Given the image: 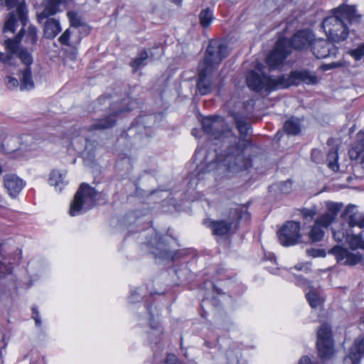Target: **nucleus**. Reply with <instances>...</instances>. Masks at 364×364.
<instances>
[{
  "instance_id": "1",
  "label": "nucleus",
  "mask_w": 364,
  "mask_h": 364,
  "mask_svg": "<svg viewBox=\"0 0 364 364\" xmlns=\"http://www.w3.org/2000/svg\"><path fill=\"white\" fill-rule=\"evenodd\" d=\"M232 117L236 127L241 135V140L234 146H230L223 159L217 156L216 159L209 162L205 168L202 165L198 166L196 173V177L198 181L203 178V176L206 173H209L220 166H225L228 171L232 173L247 169L251 166L250 159L246 158L243 154L244 149L250 144L249 140L245 139L247 136L250 126L247 123L245 117L237 113L232 114Z\"/></svg>"
},
{
  "instance_id": "2",
  "label": "nucleus",
  "mask_w": 364,
  "mask_h": 364,
  "mask_svg": "<svg viewBox=\"0 0 364 364\" xmlns=\"http://www.w3.org/2000/svg\"><path fill=\"white\" fill-rule=\"evenodd\" d=\"M361 18L355 6L342 4L330 11L329 16L323 18L321 27L328 40L341 43L348 38L350 27L358 24Z\"/></svg>"
},
{
  "instance_id": "3",
  "label": "nucleus",
  "mask_w": 364,
  "mask_h": 364,
  "mask_svg": "<svg viewBox=\"0 0 364 364\" xmlns=\"http://www.w3.org/2000/svg\"><path fill=\"white\" fill-rule=\"evenodd\" d=\"M228 55V50L226 46L215 41L210 42L204 59L198 65L197 88L201 95H205L212 91L211 75Z\"/></svg>"
},
{
  "instance_id": "4",
  "label": "nucleus",
  "mask_w": 364,
  "mask_h": 364,
  "mask_svg": "<svg viewBox=\"0 0 364 364\" xmlns=\"http://www.w3.org/2000/svg\"><path fill=\"white\" fill-rule=\"evenodd\" d=\"M314 34L309 30H301L294 34L289 41L279 38L274 50L267 57L266 63L271 69L278 68L282 65L287 55L290 53L291 46L294 49L301 50L311 46Z\"/></svg>"
},
{
  "instance_id": "5",
  "label": "nucleus",
  "mask_w": 364,
  "mask_h": 364,
  "mask_svg": "<svg viewBox=\"0 0 364 364\" xmlns=\"http://www.w3.org/2000/svg\"><path fill=\"white\" fill-rule=\"evenodd\" d=\"M249 218L250 214L247 212V208L245 206H237L230 212V215L228 218L218 220L208 219L205 220L204 223L211 229L213 235L228 236L235 232L239 220H249Z\"/></svg>"
},
{
  "instance_id": "6",
  "label": "nucleus",
  "mask_w": 364,
  "mask_h": 364,
  "mask_svg": "<svg viewBox=\"0 0 364 364\" xmlns=\"http://www.w3.org/2000/svg\"><path fill=\"white\" fill-rule=\"evenodd\" d=\"M24 26L21 28L19 33L15 38H9L4 41V46L7 51L6 53L0 52V62L5 65H12L15 55H18L21 49H19L20 43L25 33L24 42L28 45L33 46L38 41L37 28L33 26H29L26 31H24Z\"/></svg>"
},
{
  "instance_id": "7",
  "label": "nucleus",
  "mask_w": 364,
  "mask_h": 364,
  "mask_svg": "<svg viewBox=\"0 0 364 364\" xmlns=\"http://www.w3.org/2000/svg\"><path fill=\"white\" fill-rule=\"evenodd\" d=\"M97 195V192L94 188L87 183H82L70 203L69 215L76 216L93 208Z\"/></svg>"
},
{
  "instance_id": "8",
  "label": "nucleus",
  "mask_w": 364,
  "mask_h": 364,
  "mask_svg": "<svg viewBox=\"0 0 364 364\" xmlns=\"http://www.w3.org/2000/svg\"><path fill=\"white\" fill-rule=\"evenodd\" d=\"M137 104L136 100H132L129 97H127L120 102L112 103L110 105L112 114L106 118L95 119L90 127L89 130L101 131L114 127L116 123L115 117L117 115L135 109Z\"/></svg>"
},
{
  "instance_id": "9",
  "label": "nucleus",
  "mask_w": 364,
  "mask_h": 364,
  "mask_svg": "<svg viewBox=\"0 0 364 364\" xmlns=\"http://www.w3.org/2000/svg\"><path fill=\"white\" fill-rule=\"evenodd\" d=\"M246 82L250 90L257 92H271L281 88L279 76L274 77L254 70H251L247 74Z\"/></svg>"
},
{
  "instance_id": "10",
  "label": "nucleus",
  "mask_w": 364,
  "mask_h": 364,
  "mask_svg": "<svg viewBox=\"0 0 364 364\" xmlns=\"http://www.w3.org/2000/svg\"><path fill=\"white\" fill-rule=\"evenodd\" d=\"M4 2L9 9L16 7L15 11L9 14L4 27V32L14 33L18 21H20L22 26H26L28 21V9L25 0H4Z\"/></svg>"
},
{
  "instance_id": "11",
  "label": "nucleus",
  "mask_w": 364,
  "mask_h": 364,
  "mask_svg": "<svg viewBox=\"0 0 364 364\" xmlns=\"http://www.w3.org/2000/svg\"><path fill=\"white\" fill-rule=\"evenodd\" d=\"M316 346L321 359L328 360L333 355L334 342L331 327L328 323L322 324L318 329Z\"/></svg>"
},
{
  "instance_id": "12",
  "label": "nucleus",
  "mask_w": 364,
  "mask_h": 364,
  "mask_svg": "<svg viewBox=\"0 0 364 364\" xmlns=\"http://www.w3.org/2000/svg\"><path fill=\"white\" fill-rule=\"evenodd\" d=\"M318 77L315 73L308 70H297L291 71L289 76L279 75V85L281 88H287L291 85H298L304 83L309 85H316Z\"/></svg>"
},
{
  "instance_id": "13",
  "label": "nucleus",
  "mask_w": 364,
  "mask_h": 364,
  "mask_svg": "<svg viewBox=\"0 0 364 364\" xmlns=\"http://www.w3.org/2000/svg\"><path fill=\"white\" fill-rule=\"evenodd\" d=\"M300 223L295 221L287 222L277 232L280 244L284 247L293 246L297 244L301 237Z\"/></svg>"
},
{
  "instance_id": "14",
  "label": "nucleus",
  "mask_w": 364,
  "mask_h": 364,
  "mask_svg": "<svg viewBox=\"0 0 364 364\" xmlns=\"http://www.w3.org/2000/svg\"><path fill=\"white\" fill-rule=\"evenodd\" d=\"M32 137L29 135H23L22 137L9 136H7L3 144V151L6 154H14V157H18L22 154L20 153L22 150L33 149V146L30 143Z\"/></svg>"
},
{
  "instance_id": "15",
  "label": "nucleus",
  "mask_w": 364,
  "mask_h": 364,
  "mask_svg": "<svg viewBox=\"0 0 364 364\" xmlns=\"http://www.w3.org/2000/svg\"><path fill=\"white\" fill-rule=\"evenodd\" d=\"M329 254L335 257L338 264L348 267H354L363 259L361 253L354 252L352 250L341 245L334 246L329 250Z\"/></svg>"
},
{
  "instance_id": "16",
  "label": "nucleus",
  "mask_w": 364,
  "mask_h": 364,
  "mask_svg": "<svg viewBox=\"0 0 364 364\" xmlns=\"http://www.w3.org/2000/svg\"><path fill=\"white\" fill-rule=\"evenodd\" d=\"M18 57L25 65L24 68L20 70V90H31L34 88V82L30 68V65L33 63L32 55L26 49L21 48L18 54Z\"/></svg>"
},
{
  "instance_id": "17",
  "label": "nucleus",
  "mask_w": 364,
  "mask_h": 364,
  "mask_svg": "<svg viewBox=\"0 0 364 364\" xmlns=\"http://www.w3.org/2000/svg\"><path fill=\"white\" fill-rule=\"evenodd\" d=\"M202 124L204 132L213 136L215 139L223 141L230 134L223 132L224 121L220 117H205L202 121Z\"/></svg>"
},
{
  "instance_id": "18",
  "label": "nucleus",
  "mask_w": 364,
  "mask_h": 364,
  "mask_svg": "<svg viewBox=\"0 0 364 364\" xmlns=\"http://www.w3.org/2000/svg\"><path fill=\"white\" fill-rule=\"evenodd\" d=\"M154 232V230H151ZM154 235L149 240L147 241V245L151 248V252L156 257H160L166 259H174V255L169 250L165 241L157 232H153Z\"/></svg>"
},
{
  "instance_id": "19",
  "label": "nucleus",
  "mask_w": 364,
  "mask_h": 364,
  "mask_svg": "<svg viewBox=\"0 0 364 364\" xmlns=\"http://www.w3.org/2000/svg\"><path fill=\"white\" fill-rule=\"evenodd\" d=\"M311 50L316 58H326L336 56L338 49L331 42L325 39H314L311 43Z\"/></svg>"
},
{
  "instance_id": "20",
  "label": "nucleus",
  "mask_w": 364,
  "mask_h": 364,
  "mask_svg": "<svg viewBox=\"0 0 364 364\" xmlns=\"http://www.w3.org/2000/svg\"><path fill=\"white\" fill-rule=\"evenodd\" d=\"M71 0H46L45 7L42 12L37 14L39 22L44 19L54 16L62 11V9L67 8Z\"/></svg>"
},
{
  "instance_id": "21",
  "label": "nucleus",
  "mask_w": 364,
  "mask_h": 364,
  "mask_svg": "<svg viewBox=\"0 0 364 364\" xmlns=\"http://www.w3.org/2000/svg\"><path fill=\"white\" fill-rule=\"evenodd\" d=\"M364 355V336L358 337L349 349L348 354L344 358V364H359Z\"/></svg>"
},
{
  "instance_id": "22",
  "label": "nucleus",
  "mask_w": 364,
  "mask_h": 364,
  "mask_svg": "<svg viewBox=\"0 0 364 364\" xmlns=\"http://www.w3.org/2000/svg\"><path fill=\"white\" fill-rule=\"evenodd\" d=\"M4 183L9 194L12 198H15L24 186L23 180L15 174L5 175L4 177Z\"/></svg>"
},
{
  "instance_id": "23",
  "label": "nucleus",
  "mask_w": 364,
  "mask_h": 364,
  "mask_svg": "<svg viewBox=\"0 0 364 364\" xmlns=\"http://www.w3.org/2000/svg\"><path fill=\"white\" fill-rule=\"evenodd\" d=\"M320 220L321 217L316 218L314 225L311 227L308 233L309 240L312 242L321 241L325 235V229L331 225L330 224H326L323 221H319Z\"/></svg>"
},
{
  "instance_id": "24",
  "label": "nucleus",
  "mask_w": 364,
  "mask_h": 364,
  "mask_svg": "<svg viewBox=\"0 0 364 364\" xmlns=\"http://www.w3.org/2000/svg\"><path fill=\"white\" fill-rule=\"evenodd\" d=\"M363 213L359 212L358 207L355 205L349 204L342 213V217L347 220L350 228L358 226Z\"/></svg>"
},
{
  "instance_id": "25",
  "label": "nucleus",
  "mask_w": 364,
  "mask_h": 364,
  "mask_svg": "<svg viewBox=\"0 0 364 364\" xmlns=\"http://www.w3.org/2000/svg\"><path fill=\"white\" fill-rule=\"evenodd\" d=\"M327 212L322 214L321 220L319 221H323L326 224L331 225L332 223L336 220L340 210L343 207L342 203L328 201L326 203Z\"/></svg>"
},
{
  "instance_id": "26",
  "label": "nucleus",
  "mask_w": 364,
  "mask_h": 364,
  "mask_svg": "<svg viewBox=\"0 0 364 364\" xmlns=\"http://www.w3.org/2000/svg\"><path fill=\"white\" fill-rule=\"evenodd\" d=\"M46 19L43 28L44 36L46 38L53 39L62 31L60 21L55 18Z\"/></svg>"
},
{
  "instance_id": "27",
  "label": "nucleus",
  "mask_w": 364,
  "mask_h": 364,
  "mask_svg": "<svg viewBox=\"0 0 364 364\" xmlns=\"http://www.w3.org/2000/svg\"><path fill=\"white\" fill-rule=\"evenodd\" d=\"M65 171H52L50 173V177L48 179L50 185L54 186L56 191L60 192L63 187L67 184V182L65 180Z\"/></svg>"
},
{
  "instance_id": "28",
  "label": "nucleus",
  "mask_w": 364,
  "mask_h": 364,
  "mask_svg": "<svg viewBox=\"0 0 364 364\" xmlns=\"http://www.w3.org/2000/svg\"><path fill=\"white\" fill-rule=\"evenodd\" d=\"M67 16L69 19L70 26L78 28L80 32L83 31L85 35L90 33V28L86 23L82 20V16L74 11H69L67 13Z\"/></svg>"
},
{
  "instance_id": "29",
  "label": "nucleus",
  "mask_w": 364,
  "mask_h": 364,
  "mask_svg": "<svg viewBox=\"0 0 364 364\" xmlns=\"http://www.w3.org/2000/svg\"><path fill=\"white\" fill-rule=\"evenodd\" d=\"M146 309L150 316L149 322H150V326L152 328L151 331L149 333V338L150 339V341L152 342L153 341V340H152L153 336H156L157 339H159V336L162 333V331L160 329H158V326H157L158 323L154 325V321L155 316L158 317V316H159V310L156 309V307H154V310L153 306H147Z\"/></svg>"
},
{
  "instance_id": "30",
  "label": "nucleus",
  "mask_w": 364,
  "mask_h": 364,
  "mask_svg": "<svg viewBox=\"0 0 364 364\" xmlns=\"http://www.w3.org/2000/svg\"><path fill=\"white\" fill-rule=\"evenodd\" d=\"M149 54L146 50H141L137 56L130 62V66L132 68L134 72H136L139 69L141 68L147 63Z\"/></svg>"
},
{
  "instance_id": "31",
  "label": "nucleus",
  "mask_w": 364,
  "mask_h": 364,
  "mask_svg": "<svg viewBox=\"0 0 364 364\" xmlns=\"http://www.w3.org/2000/svg\"><path fill=\"white\" fill-rule=\"evenodd\" d=\"M284 129L289 135H296L301 132L299 119L291 117L284 124Z\"/></svg>"
},
{
  "instance_id": "32",
  "label": "nucleus",
  "mask_w": 364,
  "mask_h": 364,
  "mask_svg": "<svg viewBox=\"0 0 364 364\" xmlns=\"http://www.w3.org/2000/svg\"><path fill=\"white\" fill-rule=\"evenodd\" d=\"M213 19V11L210 9H205L200 11L199 14L200 23L203 28L208 27Z\"/></svg>"
},
{
  "instance_id": "33",
  "label": "nucleus",
  "mask_w": 364,
  "mask_h": 364,
  "mask_svg": "<svg viewBox=\"0 0 364 364\" xmlns=\"http://www.w3.org/2000/svg\"><path fill=\"white\" fill-rule=\"evenodd\" d=\"M364 151V138L359 139L349 150V155L352 159H358Z\"/></svg>"
},
{
  "instance_id": "34",
  "label": "nucleus",
  "mask_w": 364,
  "mask_h": 364,
  "mask_svg": "<svg viewBox=\"0 0 364 364\" xmlns=\"http://www.w3.org/2000/svg\"><path fill=\"white\" fill-rule=\"evenodd\" d=\"M154 118V116L149 115L146 117H140L137 119L136 125L131 127L129 130H132L134 129H136V132H141V129H144L146 130V128L149 127L146 125V124H149L151 121H152ZM146 135H148V132L146 131L145 133Z\"/></svg>"
},
{
  "instance_id": "35",
  "label": "nucleus",
  "mask_w": 364,
  "mask_h": 364,
  "mask_svg": "<svg viewBox=\"0 0 364 364\" xmlns=\"http://www.w3.org/2000/svg\"><path fill=\"white\" fill-rule=\"evenodd\" d=\"M338 159V154L337 151L335 149H331L327 157L328 166L332 171L336 172L339 169V166L337 163Z\"/></svg>"
},
{
  "instance_id": "36",
  "label": "nucleus",
  "mask_w": 364,
  "mask_h": 364,
  "mask_svg": "<svg viewBox=\"0 0 364 364\" xmlns=\"http://www.w3.org/2000/svg\"><path fill=\"white\" fill-rule=\"evenodd\" d=\"M347 242H348L350 247L352 250L358 249L364 250V239L360 235H353L349 236Z\"/></svg>"
},
{
  "instance_id": "37",
  "label": "nucleus",
  "mask_w": 364,
  "mask_h": 364,
  "mask_svg": "<svg viewBox=\"0 0 364 364\" xmlns=\"http://www.w3.org/2000/svg\"><path fill=\"white\" fill-rule=\"evenodd\" d=\"M306 297L312 308H316L321 304V299L318 294L314 290L311 289L306 292Z\"/></svg>"
},
{
  "instance_id": "38",
  "label": "nucleus",
  "mask_w": 364,
  "mask_h": 364,
  "mask_svg": "<svg viewBox=\"0 0 364 364\" xmlns=\"http://www.w3.org/2000/svg\"><path fill=\"white\" fill-rule=\"evenodd\" d=\"M348 53L355 60H360L364 57V43H360L355 48L350 50Z\"/></svg>"
},
{
  "instance_id": "39",
  "label": "nucleus",
  "mask_w": 364,
  "mask_h": 364,
  "mask_svg": "<svg viewBox=\"0 0 364 364\" xmlns=\"http://www.w3.org/2000/svg\"><path fill=\"white\" fill-rule=\"evenodd\" d=\"M333 236L336 241L343 242L344 240L347 241L350 235L348 231L343 228H340L338 230L333 228Z\"/></svg>"
},
{
  "instance_id": "40",
  "label": "nucleus",
  "mask_w": 364,
  "mask_h": 364,
  "mask_svg": "<svg viewBox=\"0 0 364 364\" xmlns=\"http://www.w3.org/2000/svg\"><path fill=\"white\" fill-rule=\"evenodd\" d=\"M279 189L282 193L287 194L292 190V182L290 180H287L284 182H281L278 184Z\"/></svg>"
},
{
  "instance_id": "41",
  "label": "nucleus",
  "mask_w": 364,
  "mask_h": 364,
  "mask_svg": "<svg viewBox=\"0 0 364 364\" xmlns=\"http://www.w3.org/2000/svg\"><path fill=\"white\" fill-rule=\"evenodd\" d=\"M70 36H71V32H70V29L68 28L59 37L58 41L63 45L69 46Z\"/></svg>"
},
{
  "instance_id": "42",
  "label": "nucleus",
  "mask_w": 364,
  "mask_h": 364,
  "mask_svg": "<svg viewBox=\"0 0 364 364\" xmlns=\"http://www.w3.org/2000/svg\"><path fill=\"white\" fill-rule=\"evenodd\" d=\"M163 364H183V363L178 358V357L172 353L166 355V358Z\"/></svg>"
},
{
  "instance_id": "43",
  "label": "nucleus",
  "mask_w": 364,
  "mask_h": 364,
  "mask_svg": "<svg viewBox=\"0 0 364 364\" xmlns=\"http://www.w3.org/2000/svg\"><path fill=\"white\" fill-rule=\"evenodd\" d=\"M306 253L308 255L311 256L313 257H325L326 252L323 250H318V249H308L306 250Z\"/></svg>"
},
{
  "instance_id": "44",
  "label": "nucleus",
  "mask_w": 364,
  "mask_h": 364,
  "mask_svg": "<svg viewBox=\"0 0 364 364\" xmlns=\"http://www.w3.org/2000/svg\"><path fill=\"white\" fill-rule=\"evenodd\" d=\"M311 159L316 164L321 163L323 159V154L321 151L318 149H313L311 151Z\"/></svg>"
},
{
  "instance_id": "45",
  "label": "nucleus",
  "mask_w": 364,
  "mask_h": 364,
  "mask_svg": "<svg viewBox=\"0 0 364 364\" xmlns=\"http://www.w3.org/2000/svg\"><path fill=\"white\" fill-rule=\"evenodd\" d=\"M301 214L304 218H311L312 219L316 214V210L315 209H308L304 208L301 210Z\"/></svg>"
},
{
  "instance_id": "46",
  "label": "nucleus",
  "mask_w": 364,
  "mask_h": 364,
  "mask_svg": "<svg viewBox=\"0 0 364 364\" xmlns=\"http://www.w3.org/2000/svg\"><path fill=\"white\" fill-rule=\"evenodd\" d=\"M32 318L35 320L36 326L40 327L41 325V320L37 307L33 306L32 308Z\"/></svg>"
},
{
  "instance_id": "47",
  "label": "nucleus",
  "mask_w": 364,
  "mask_h": 364,
  "mask_svg": "<svg viewBox=\"0 0 364 364\" xmlns=\"http://www.w3.org/2000/svg\"><path fill=\"white\" fill-rule=\"evenodd\" d=\"M20 86V84L18 82V80L12 77H8V81H7V87L9 89H14L16 88L18 86Z\"/></svg>"
},
{
  "instance_id": "48",
  "label": "nucleus",
  "mask_w": 364,
  "mask_h": 364,
  "mask_svg": "<svg viewBox=\"0 0 364 364\" xmlns=\"http://www.w3.org/2000/svg\"><path fill=\"white\" fill-rule=\"evenodd\" d=\"M11 273L10 268L0 262V278L6 277Z\"/></svg>"
},
{
  "instance_id": "49",
  "label": "nucleus",
  "mask_w": 364,
  "mask_h": 364,
  "mask_svg": "<svg viewBox=\"0 0 364 364\" xmlns=\"http://www.w3.org/2000/svg\"><path fill=\"white\" fill-rule=\"evenodd\" d=\"M343 65L342 63L341 62H333L331 63L324 64L322 65V69L325 71L333 69L336 68L341 67Z\"/></svg>"
},
{
  "instance_id": "50",
  "label": "nucleus",
  "mask_w": 364,
  "mask_h": 364,
  "mask_svg": "<svg viewBox=\"0 0 364 364\" xmlns=\"http://www.w3.org/2000/svg\"><path fill=\"white\" fill-rule=\"evenodd\" d=\"M6 343L4 341V336L0 333V363L3 364L2 355L3 350L6 348Z\"/></svg>"
},
{
  "instance_id": "51",
  "label": "nucleus",
  "mask_w": 364,
  "mask_h": 364,
  "mask_svg": "<svg viewBox=\"0 0 364 364\" xmlns=\"http://www.w3.org/2000/svg\"><path fill=\"white\" fill-rule=\"evenodd\" d=\"M296 279V284L299 286H307L309 287V282L307 280L301 278L299 276H294Z\"/></svg>"
},
{
  "instance_id": "52",
  "label": "nucleus",
  "mask_w": 364,
  "mask_h": 364,
  "mask_svg": "<svg viewBox=\"0 0 364 364\" xmlns=\"http://www.w3.org/2000/svg\"><path fill=\"white\" fill-rule=\"evenodd\" d=\"M139 294L138 293V290L136 289L132 291L130 296L129 297V302L134 303L136 299L139 297Z\"/></svg>"
},
{
  "instance_id": "53",
  "label": "nucleus",
  "mask_w": 364,
  "mask_h": 364,
  "mask_svg": "<svg viewBox=\"0 0 364 364\" xmlns=\"http://www.w3.org/2000/svg\"><path fill=\"white\" fill-rule=\"evenodd\" d=\"M299 364H318V363L313 362L309 357L304 356L300 359Z\"/></svg>"
},
{
  "instance_id": "54",
  "label": "nucleus",
  "mask_w": 364,
  "mask_h": 364,
  "mask_svg": "<svg viewBox=\"0 0 364 364\" xmlns=\"http://www.w3.org/2000/svg\"><path fill=\"white\" fill-rule=\"evenodd\" d=\"M267 269H268L269 272L275 274H280V271L278 268H272L270 267H266Z\"/></svg>"
},
{
  "instance_id": "55",
  "label": "nucleus",
  "mask_w": 364,
  "mask_h": 364,
  "mask_svg": "<svg viewBox=\"0 0 364 364\" xmlns=\"http://www.w3.org/2000/svg\"><path fill=\"white\" fill-rule=\"evenodd\" d=\"M294 269H296V270H299V271H301L303 269H308V266H307V264H296L294 267Z\"/></svg>"
},
{
  "instance_id": "56",
  "label": "nucleus",
  "mask_w": 364,
  "mask_h": 364,
  "mask_svg": "<svg viewBox=\"0 0 364 364\" xmlns=\"http://www.w3.org/2000/svg\"><path fill=\"white\" fill-rule=\"evenodd\" d=\"M204 345H205L207 348H213V347H215V346L216 343H215V342H210V341H205L204 342Z\"/></svg>"
},
{
  "instance_id": "57",
  "label": "nucleus",
  "mask_w": 364,
  "mask_h": 364,
  "mask_svg": "<svg viewBox=\"0 0 364 364\" xmlns=\"http://www.w3.org/2000/svg\"><path fill=\"white\" fill-rule=\"evenodd\" d=\"M107 100H108L107 97L102 96L97 99V102L99 104H105Z\"/></svg>"
},
{
  "instance_id": "58",
  "label": "nucleus",
  "mask_w": 364,
  "mask_h": 364,
  "mask_svg": "<svg viewBox=\"0 0 364 364\" xmlns=\"http://www.w3.org/2000/svg\"><path fill=\"white\" fill-rule=\"evenodd\" d=\"M360 228H364V213H363L362 217L360 218V221L359 222L358 226Z\"/></svg>"
},
{
  "instance_id": "59",
  "label": "nucleus",
  "mask_w": 364,
  "mask_h": 364,
  "mask_svg": "<svg viewBox=\"0 0 364 364\" xmlns=\"http://www.w3.org/2000/svg\"><path fill=\"white\" fill-rule=\"evenodd\" d=\"M198 132V131L196 129H193L192 130L191 133H192V134H193V136H195L196 137H198V136H197V132Z\"/></svg>"
},
{
  "instance_id": "60",
  "label": "nucleus",
  "mask_w": 364,
  "mask_h": 364,
  "mask_svg": "<svg viewBox=\"0 0 364 364\" xmlns=\"http://www.w3.org/2000/svg\"><path fill=\"white\" fill-rule=\"evenodd\" d=\"M183 0H172L176 4H181Z\"/></svg>"
},
{
  "instance_id": "61",
  "label": "nucleus",
  "mask_w": 364,
  "mask_h": 364,
  "mask_svg": "<svg viewBox=\"0 0 364 364\" xmlns=\"http://www.w3.org/2000/svg\"><path fill=\"white\" fill-rule=\"evenodd\" d=\"M275 257L274 256L271 257L270 258V261L272 263H274L275 262Z\"/></svg>"
},
{
  "instance_id": "62",
  "label": "nucleus",
  "mask_w": 364,
  "mask_h": 364,
  "mask_svg": "<svg viewBox=\"0 0 364 364\" xmlns=\"http://www.w3.org/2000/svg\"><path fill=\"white\" fill-rule=\"evenodd\" d=\"M3 172H4V170L1 167V166L0 165V175L2 174Z\"/></svg>"
},
{
  "instance_id": "63",
  "label": "nucleus",
  "mask_w": 364,
  "mask_h": 364,
  "mask_svg": "<svg viewBox=\"0 0 364 364\" xmlns=\"http://www.w3.org/2000/svg\"><path fill=\"white\" fill-rule=\"evenodd\" d=\"M237 358H235V360H232V362H234V361H237Z\"/></svg>"
},
{
  "instance_id": "64",
  "label": "nucleus",
  "mask_w": 364,
  "mask_h": 364,
  "mask_svg": "<svg viewBox=\"0 0 364 364\" xmlns=\"http://www.w3.org/2000/svg\"><path fill=\"white\" fill-rule=\"evenodd\" d=\"M362 265H363V268H364V262H363Z\"/></svg>"
}]
</instances>
